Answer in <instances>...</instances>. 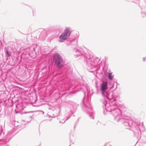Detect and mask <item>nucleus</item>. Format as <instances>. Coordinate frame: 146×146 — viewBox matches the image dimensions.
I'll use <instances>...</instances> for the list:
<instances>
[{
  "label": "nucleus",
  "mask_w": 146,
  "mask_h": 146,
  "mask_svg": "<svg viewBox=\"0 0 146 146\" xmlns=\"http://www.w3.org/2000/svg\"><path fill=\"white\" fill-rule=\"evenodd\" d=\"M74 51L79 55H82L84 56L86 59L84 61L86 62L88 70L90 72L94 71L97 72L100 68V64L102 62L98 57L90 55L86 48L84 47L80 48V50L75 49Z\"/></svg>",
  "instance_id": "f257e3e1"
},
{
  "label": "nucleus",
  "mask_w": 146,
  "mask_h": 146,
  "mask_svg": "<svg viewBox=\"0 0 146 146\" xmlns=\"http://www.w3.org/2000/svg\"><path fill=\"white\" fill-rule=\"evenodd\" d=\"M106 101L103 102L104 106L103 107H105L106 110L108 111L111 112L112 115L113 116L115 120L117 121L120 120L123 123V125L126 127L130 128L129 126H126L124 125V123L126 121L132 120L131 117V114L129 113L127 110H125L122 115V112L120 109L117 107V104H116L114 105H111L108 106V104L107 103Z\"/></svg>",
  "instance_id": "f03ea898"
},
{
  "label": "nucleus",
  "mask_w": 146,
  "mask_h": 146,
  "mask_svg": "<svg viewBox=\"0 0 146 146\" xmlns=\"http://www.w3.org/2000/svg\"><path fill=\"white\" fill-rule=\"evenodd\" d=\"M124 124L126 126H129V129L132 131L134 135L138 140L141 139L144 143H146V129L143 122H135L133 120L126 121Z\"/></svg>",
  "instance_id": "7ed1b4c3"
},
{
  "label": "nucleus",
  "mask_w": 146,
  "mask_h": 146,
  "mask_svg": "<svg viewBox=\"0 0 146 146\" xmlns=\"http://www.w3.org/2000/svg\"><path fill=\"white\" fill-rule=\"evenodd\" d=\"M71 32V29L70 27H66L63 32L60 35L58 41L62 42L66 40L70 36Z\"/></svg>",
  "instance_id": "20e7f679"
},
{
  "label": "nucleus",
  "mask_w": 146,
  "mask_h": 146,
  "mask_svg": "<svg viewBox=\"0 0 146 146\" xmlns=\"http://www.w3.org/2000/svg\"><path fill=\"white\" fill-rule=\"evenodd\" d=\"M84 105V110L85 111L88 113L91 119H94V113L90 101L89 100L87 101Z\"/></svg>",
  "instance_id": "39448f33"
},
{
  "label": "nucleus",
  "mask_w": 146,
  "mask_h": 146,
  "mask_svg": "<svg viewBox=\"0 0 146 146\" xmlns=\"http://www.w3.org/2000/svg\"><path fill=\"white\" fill-rule=\"evenodd\" d=\"M53 60L56 66L61 68L64 65L63 60L60 55L58 53H55L53 55Z\"/></svg>",
  "instance_id": "423d86ee"
},
{
  "label": "nucleus",
  "mask_w": 146,
  "mask_h": 146,
  "mask_svg": "<svg viewBox=\"0 0 146 146\" xmlns=\"http://www.w3.org/2000/svg\"><path fill=\"white\" fill-rule=\"evenodd\" d=\"M107 94L106 96H103L104 97L106 98L109 100V103H108L107 101L106 100H104L103 102V103L104 101L106 102L108 104V106H109L110 105H114L116 104V100L114 96H113V93L112 92H107Z\"/></svg>",
  "instance_id": "0eeeda50"
},
{
  "label": "nucleus",
  "mask_w": 146,
  "mask_h": 146,
  "mask_svg": "<svg viewBox=\"0 0 146 146\" xmlns=\"http://www.w3.org/2000/svg\"><path fill=\"white\" fill-rule=\"evenodd\" d=\"M108 82L107 81L102 82L100 85V90L102 96H106L107 93L106 90L108 87Z\"/></svg>",
  "instance_id": "6e6552de"
},
{
  "label": "nucleus",
  "mask_w": 146,
  "mask_h": 146,
  "mask_svg": "<svg viewBox=\"0 0 146 146\" xmlns=\"http://www.w3.org/2000/svg\"><path fill=\"white\" fill-rule=\"evenodd\" d=\"M106 75H108V78L110 80H112L113 78L114 75L112 74V72L109 70H106L105 72Z\"/></svg>",
  "instance_id": "1a4fd4ad"
},
{
  "label": "nucleus",
  "mask_w": 146,
  "mask_h": 146,
  "mask_svg": "<svg viewBox=\"0 0 146 146\" xmlns=\"http://www.w3.org/2000/svg\"><path fill=\"white\" fill-rule=\"evenodd\" d=\"M13 129L9 131L6 136V139L9 140L13 137Z\"/></svg>",
  "instance_id": "9d476101"
},
{
  "label": "nucleus",
  "mask_w": 146,
  "mask_h": 146,
  "mask_svg": "<svg viewBox=\"0 0 146 146\" xmlns=\"http://www.w3.org/2000/svg\"><path fill=\"white\" fill-rule=\"evenodd\" d=\"M5 51L6 54V56L7 57L10 56H11V54L10 52L8 50L7 48H5Z\"/></svg>",
  "instance_id": "9b49d317"
},
{
  "label": "nucleus",
  "mask_w": 146,
  "mask_h": 146,
  "mask_svg": "<svg viewBox=\"0 0 146 146\" xmlns=\"http://www.w3.org/2000/svg\"><path fill=\"white\" fill-rule=\"evenodd\" d=\"M117 83H116L115 85V84H113L112 86L110 88V89L112 91H113L115 90L117 87Z\"/></svg>",
  "instance_id": "f8f14e48"
},
{
  "label": "nucleus",
  "mask_w": 146,
  "mask_h": 146,
  "mask_svg": "<svg viewBox=\"0 0 146 146\" xmlns=\"http://www.w3.org/2000/svg\"><path fill=\"white\" fill-rule=\"evenodd\" d=\"M127 1H132L135 3H138L140 2V0H126Z\"/></svg>",
  "instance_id": "ddd939ff"
},
{
  "label": "nucleus",
  "mask_w": 146,
  "mask_h": 146,
  "mask_svg": "<svg viewBox=\"0 0 146 146\" xmlns=\"http://www.w3.org/2000/svg\"><path fill=\"white\" fill-rule=\"evenodd\" d=\"M141 14L143 17H145L146 16V13H145L143 11H141Z\"/></svg>",
  "instance_id": "4468645a"
},
{
  "label": "nucleus",
  "mask_w": 146,
  "mask_h": 146,
  "mask_svg": "<svg viewBox=\"0 0 146 146\" xmlns=\"http://www.w3.org/2000/svg\"><path fill=\"white\" fill-rule=\"evenodd\" d=\"M69 118H70L69 117H68L67 118H66V119L65 120H64V119H63L62 121H60V123H64L65 122V121L66 120H67Z\"/></svg>",
  "instance_id": "2eb2a0df"
},
{
  "label": "nucleus",
  "mask_w": 146,
  "mask_h": 146,
  "mask_svg": "<svg viewBox=\"0 0 146 146\" xmlns=\"http://www.w3.org/2000/svg\"><path fill=\"white\" fill-rule=\"evenodd\" d=\"M78 39V38H76L75 39H73V40H72V42H73V41H76V42L77 41V40Z\"/></svg>",
  "instance_id": "dca6fc26"
},
{
  "label": "nucleus",
  "mask_w": 146,
  "mask_h": 146,
  "mask_svg": "<svg viewBox=\"0 0 146 146\" xmlns=\"http://www.w3.org/2000/svg\"><path fill=\"white\" fill-rule=\"evenodd\" d=\"M143 60L144 61H145V58H143Z\"/></svg>",
  "instance_id": "f3484780"
},
{
  "label": "nucleus",
  "mask_w": 146,
  "mask_h": 146,
  "mask_svg": "<svg viewBox=\"0 0 146 146\" xmlns=\"http://www.w3.org/2000/svg\"><path fill=\"white\" fill-rule=\"evenodd\" d=\"M2 131L1 130V129H0V134L1 133V132H2Z\"/></svg>",
  "instance_id": "a211bd4d"
},
{
  "label": "nucleus",
  "mask_w": 146,
  "mask_h": 146,
  "mask_svg": "<svg viewBox=\"0 0 146 146\" xmlns=\"http://www.w3.org/2000/svg\"><path fill=\"white\" fill-rule=\"evenodd\" d=\"M70 111L72 113H73V111H72L71 110Z\"/></svg>",
  "instance_id": "6ab92c4d"
},
{
  "label": "nucleus",
  "mask_w": 146,
  "mask_h": 146,
  "mask_svg": "<svg viewBox=\"0 0 146 146\" xmlns=\"http://www.w3.org/2000/svg\"><path fill=\"white\" fill-rule=\"evenodd\" d=\"M33 15H34V11H33Z\"/></svg>",
  "instance_id": "aec40b11"
}]
</instances>
